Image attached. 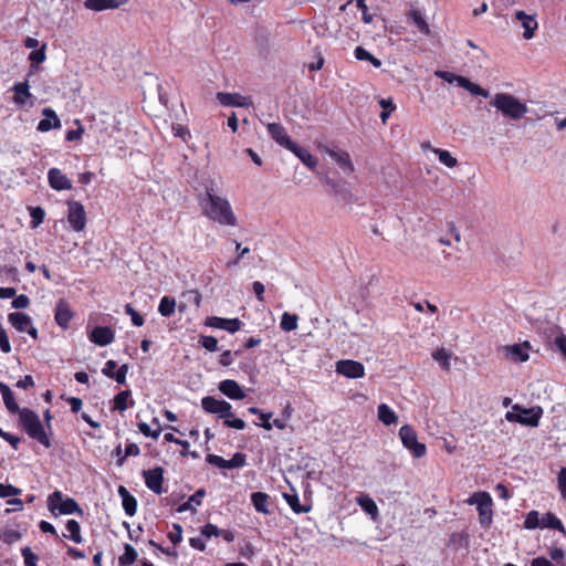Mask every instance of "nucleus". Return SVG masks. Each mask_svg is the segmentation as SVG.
Returning a JSON list of instances; mask_svg holds the SVG:
<instances>
[{
  "instance_id": "nucleus-27",
  "label": "nucleus",
  "mask_w": 566,
  "mask_h": 566,
  "mask_svg": "<svg viewBox=\"0 0 566 566\" xmlns=\"http://www.w3.org/2000/svg\"><path fill=\"white\" fill-rule=\"evenodd\" d=\"M306 167L314 169L317 165L315 157L305 148L298 146L296 143L290 149Z\"/></svg>"
},
{
  "instance_id": "nucleus-47",
  "label": "nucleus",
  "mask_w": 566,
  "mask_h": 566,
  "mask_svg": "<svg viewBox=\"0 0 566 566\" xmlns=\"http://www.w3.org/2000/svg\"><path fill=\"white\" fill-rule=\"evenodd\" d=\"M207 462L212 464V465H216L220 469H231L230 468V462L229 460H226L223 459L222 457L220 455H217V454H208L207 458H206Z\"/></svg>"
},
{
  "instance_id": "nucleus-28",
  "label": "nucleus",
  "mask_w": 566,
  "mask_h": 566,
  "mask_svg": "<svg viewBox=\"0 0 566 566\" xmlns=\"http://www.w3.org/2000/svg\"><path fill=\"white\" fill-rule=\"evenodd\" d=\"M119 0H85L84 6L88 10L103 11L107 9H116L120 6Z\"/></svg>"
},
{
  "instance_id": "nucleus-45",
  "label": "nucleus",
  "mask_w": 566,
  "mask_h": 566,
  "mask_svg": "<svg viewBox=\"0 0 566 566\" xmlns=\"http://www.w3.org/2000/svg\"><path fill=\"white\" fill-rule=\"evenodd\" d=\"M129 396V390L118 392L114 398V408L119 411H125L127 409V399Z\"/></svg>"
},
{
  "instance_id": "nucleus-6",
  "label": "nucleus",
  "mask_w": 566,
  "mask_h": 566,
  "mask_svg": "<svg viewBox=\"0 0 566 566\" xmlns=\"http://www.w3.org/2000/svg\"><path fill=\"white\" fill-rule=\"evenodd\" d=\"M399 437L405 448H407L415 458H421L426 454L427 448L420 443L417 433L409 424H405L399 430Z\"/></svg>"
},
{
  "instance_id": "nucleus-64",
  "label": "nucleus",
  "mask_w": 566,
  "mask_h": 566,
  "mask_svg": "<svg viewBox=\"0 0 566 566\" xmlns=\"http://www.w3.org/2000/svg\"><path fill=\"white\" fill-rule=\"evenodd\" d=\"M558 488L563 499H566V468H563L558 473Z\"/></svg>"
},
{
  "instance_id": "nucleus-60",
  "label": "nucleus",
  "mask_w": 566,
  "mask_h": 566,
  "mask_svg": "<svg viewBox=\"0 0 566 566\" xmlns=\"http://www.w3.org/2000/svg\"><path fill=\"white\" fill-rule=\"evenodd\" d=\"M11 305L13 308L17 310L27 308L30 305V300L27 295L21 294L13 298Z\"/></svg>"
},
{
  "instance_id": "nucleus-4",
  "label": "nucleus",
  "mask_w": 566,
  "mask_h": 566,
  "mask_svg": "<svg viewBox=\"0 0 566 566\" xmlns=\"http://www.w3.org/2000/svg\"><path fill=\"white\" fill-rule=\"evenodd\" d=\"M469 504H476L479 512V522L483 527H489L492 523V497L486 492H476L469 500Z\"/></svg>"
},
{
  "instance_id": "nucleus-44",
  "label": "nucleus",
  "mask_w": 566,
  "mask_h": 566,
  "mask_svg": "<svg viewBox=\"0 0 566 566\" xmlns=\"http://www.w3.org/2000/svg\"><path fill=\"white\" fill-rule=\"evenodd\" d=\"M542 518H539V514L537 511H531L527 513L524 527L527 530H534L536 527H541Z\"/></svg>"
},
{
  "instance_id": "nucleus-55",
  "label": "nucleus",
  "mask_w": 566,
  "mask_h": 566,
  "mask_svg": "<svg viewBox=\"0 0 566 566\" xmlns=\"http://www.w3.org/2000/svg\"><path fill=\"white\" fill-rule=\"evenodd\" d=\"M45 45H43L41 49L39 50H34L30 53L29 55V59L31 61L32 64H39V63H42L44 62L45 60Z\"/></svg>"
},
{
  "instance_id": "nucleus-56",
  "label": "nucleus",
  "mask_w": 566,
  "mask_h": 566,
  "mask_svg": "<svg viewBox=\"0 0 566 566\" xmlns=\"http://www.w3.org/2000/svg\"><path fill=\"white\" fill-rule=\"evenodd\" d=\"M221 530H219L216 525L208 523L201 528V535L209 538L211 536H220Z\"/></svg>"
},
{
  "instance_id": "nucleus-25",
  "label": "nucleus",
  "mask_w": 566,
  "mask_h": 566,
  "mask_svg": "<svg viewBox=\"0 0 566 566\" xmlns=\"http://www.w3.org/2000/svg\"><path fill=\"white\" fill-rule=\"evenodd\" d=\"M29 88L30 86L28 81L15 83L12 87V91L14 92L13 102L21 106L25 105L28 98L31 97Z\"/></svg>"
},
{
  "instance_id": "nucleus-17",
  "label": "nucleus",
  "mask_w": 566,
  "mask_h": 566,
  "mask_svg": "<svg viewBox=\"0 0 566 566\" xmlns=\"http://www.w3.org/2000/svg\"><path fill=\"white\" fill-rule=\"evenodd\" d=\"M513 410L522 411V416L517 419V422L524 426L537 427L539 419L542 417L543 410L541 407H535L531 409H522L518 405L513 407Z\"/></svg>"
},
{
  "instance_id": "nucleus-7",
  "label": "nucleus",
  "mask_w": 566,
  "mask_h": 566,
  "mask_svg": "<svg viewBox=\"0 0 566 566\" xmlns=\"http://www.w3.org/2000/svg\"><path fill=\"white\" fill-rule=\"evenodd\" d=\"M201 407L206 412L217 415L221 419L233 418L232 407L226 400L206 396L201 399Z\"/></svg>"
},
{
  "instance_id": "nucleus-12",
  "label": "nucleus",
  "mask_w": 566,
  "mask_h": 566,
  "mask_svg": "<svg viewBox=\"0 0 566 566\" xmlns=\"http://www.w3.org/2000/svg\"><path fill=\"white\" fill-rule=\"evenodd\" d=\"M145 478V483L149 490H151L156 494L163 493V482H164V469L157 467L151 470H145L143 472Z\"/></svg>"
},
{
  "instance_id": "nucleus-13",
  "label": "nucleus",
  "mask_w": 566,
  "mask_h": 566,
  "mask_svg": "<svg viewBox=\"0 0 566 566\" xmlns=\"http://www.w3.org/2000/svg\"><path fill=\"white\" fill-rule=\"evenodd\" d=\"M217 99L223 106H234V107L252 106L251 97L243 96L238 93L219 92V93H217Z\"/></svg>"
},
{
  "instance_id": "nucleus-31",
  "label": "nucleus",
  "mask_w": 566,
  "mask_h": 566,
  "mask_svg": "<svg viewBox=\"0 0 566 566\" xmlns=\"http://www.w3.org/2000/svg\"><path fill=\"white\" fill-rule=\"evenodd\" d=\"M377 416L385 426L395 424L398 421L397 415L386 403L378 406Z\"/></svg>"
},
{
  "instance_id": "nucleus-52",
  "label": "nucleus",
  "mask_w": 566,
  "mask_h": 566,
  "mask_svg": "<svg viewBox=\"0 0 566 566\" xmlns=\"http://www.w3.org/2000/svg\"><path fill=\"white\" fill-rule=\"evenodd\" d=\"M22 556L24 558L25 566H38V556L31 551L30 547L22 548Z\"/></svg>"
},
{
  "instance_id": "nucleus-40",
  "label": "nucleus",
  "mask_w": 566,
  "mask_h": 566,
  "mask_svg": "<svg viewBox=\"0 0 566 566\" xmlns=\"http://www.w3.org/2000/svg\"><path fill=\"white\" fill-rule=\"evenodd\" d=\"M284 499L285 501L287 502V504L291 506V509L295 512V513H306L310 511V506H305V505H301L300 504V501H298V496L297 494H287V493H284Z\"/></svg>"
},
{
  "instance_id": "nucleus-9",
  "label": "nucleus",
  "mask_w": 566,
  "mask_h": 566,
  "mask_svg": "<svg viewBox=\"0 0 566 566\" xmlns=\"http://www.w3.org/2000/svg\"><path fill=\"white\" fill-rule=\"evenodd\" d=\"M336 371L347 378H361L365 375L364 365L352 359L338 360L336 363Z\"/></svg>"
},
{
  "instance_id": "nucleus-51",
  "label": "nucleus",
  "mask_w": 566,
  "mask_h": 566,
  "mask_svg": "<svg viewBox=\"0 0 566 566\" xmlns=\"http://www.w3.org/2000/svg\"><path fill=\"white\" fill-rule=\"evenodd\" d=\"M125 313L132 317V323L135 326L139 327L144 324V317L130 304L125 305Z\"/></svg>"
},
{
  "instance_id": "nucleus-54",
  "label": "nucleus",
  "mask_w": 566,
  "mask_h": 566,
  "mask_svg": "<svg viewBox=\"0 0 566 566\" xmlns=\"http://www.w3.org/2000/svg\"><path fill=\"white\" fill-rule=\"evenodd\" d=\"M0 349L6 354L11 352V345L9 342V337H8L7 332L3 328L1 323H0Z\"/></svg>"
},
{
  "instance_id": "nucleus-26",
  "label": "nucleus",
  "mask_w": 566,
  "mask_h": 566,
  "mask_svg": "<svg viewBox=\"0 0 566 566\" xmlns=\"http://www.w3.org/2000/svg\"><path fill=\"white\" fill-rule=\"evenodd\" d=\"M118 494L122 497L123 507L127 515L133 516L137 510L136 499L128 492V490L120 485L118 488Z\"/></svg>"
},
{
  "instance_id": "nucleus-2",
  "label": "nucleus",
  "mask_w": 566,
  "mask_h": 566,
  "mask_svg": "<svg viewBox=\"0 0 566 566\" xmlns=\"http://www.w3.org/2000/svg\"><path fill=\"white\" fill-rule=\"evenodd\" d=\"M491 104L500 111L503 116L514 120L522 118L528 111L524 103L507 93L495 94Z\"/></svg>"
},
{
  "instance_id": "nucleus-18",
  "label": "nucleus",
  "mask_w": 566,
  "mask_h": 566,
  "mask_svg": "<svg viewBox=\"0 0 566 566\" xmlns=\"http://www.w3.org/2000/svg\"><path fill=\"white\" fill-rule=\"evenodd\" d=\"M50 186L55 190L72 189L71 180L57 168H51L48 172Z\"/></svg>"
},
{
  "instance_id": "nucleus-34",
  "label": "nucleus",
  "mask_w": 566,
  "mask_h": 566,
  "mask_svg": "<svg viewBox=\"0 0 566 566\" xmlns=\"http://www.w3.org/2000/svg\"><path fill=\"white\" fill-rule=\"evenodd\" d=\"M124 551V554L118 558L119 565L128 566L134 564L138 557L137 551L130 544H125Z\"/></svg>"
},
{
  "instance_id": "nucleus-1",
  "label": "nucleus",
  "mask_w": 566,
  "mask_h": 566,
  "mask_svg": "<svg viewBox=\"0 0 566 566\" xmlns=\"http://www.w3.org/2000/svg\"><path fill=\"white\" fill-rule=\"evenodd\" d=\"M199 203L202 214L208 219L221 226L235 227L238 224L229 200L217 193V185L213 180L205 185V193L199 196Z\"/></svg>"
},
{
  "instance_id": "nucleus-32",
  "label": "nucleus",
  "mask_w": 566,
  "mask_h": 566,
  "mask_svg": "<svg viewBox=\"0 0 566 566\" xmlns=\"http://www.w3.org/2000/svg\"><path fill=\"white\" fill-rule=\"evenodd\" d=\"M541 527L557 530L562 532L564 535L566 534V531L560 520L549 512L543 515Z\"/></svg>"
},
{
  "instance_id": "nucleus-3",
  "label": "nucleus",
  "mask_w": 566,
  "mask_h": 566,
  "mask_svg": "<svg viewBox=\"0 0 566 566\" xmlns=\"http://www.w3.org/2000/svg\"><path fill=\"white\" fill-rule=\"evenodd\" d=\"M19 416L20 422L29 437L43 444L45 448H50V439L45 433L44 427L39 416L33 410L28 408H23Z\"/></svg>"
},
{
  "instance_id": "nucleus-11",
  "label": "nucleus",
  "mask_w": 566,
  "mask_h": 566,
  "mask_svg": "<svg viewBox=\"0 0 566 566\" xmlns=\"http://www.w3.org/2000/svg\"><path fill=\"white\" fill-rule=\"evenodd\" d=\"M206 326L227 331L231 334L240 331L242 322L239 318H222L218 316H211L206 319Z\"/></svg>"
},
{
  "instance_id": "nucleus-37",
  "label": "nucleus",
  "mask_w": 566,
  "mask_h": 566,
  "mask_svg": "<svg viewBox=\"0 0 566 566\" xmlns=\"http://www.w3.org/2000/svg\"><path fill=\"white\" fill-rule=\"evenodd\" d=\"M298 317L296 314L283 313L280 326L284 332H292L297 328Z\"/></svg>"
},
{
  "instance_id": "nucleus-59",
  "label": "nucleus",
  "mask_w": 566,
  "mask_h": 566,
  "mask_svg": "<svg viewBox=\"0 0 566 566\" xmlns=\"http://www.w3.org/2000/svg\"><path fill=\"white\" fill-rule=\"evenodd\" d=\"M30 216L32 218L33 227H38L44 219V210L40 207L31 209Z\"/></svg>"
},
{
  "instance_id": "nucleus-15",
  "label": "nucleus",
  "mask_w": 566,
  "mask_h": 566,
  "mask_svg": "<svg viewBox=\"0 0 566 566\" xmlns=\"http://www.w3.org/2000/svg\"><path fill=\"white\" fill-rule=\"evenodd\" d=\"M114 337V331L107 326H96L88 335L90 340L98 346L109 345L113 343Z\"/></svg>"
},
{
  "instance_id": "nucleus-8",
  "label": "nucleus",
  "mask_w": 566,
  "mask_h": 566,
  "mask_svg": "<svg viewBox=\"0 0 566 566\" xmlns=\"http://www.w3.org/2000/svg\"><path fill=\"white\" fill-rule=\"evenodd\" d=\"M67 221L76 232H81L85 229L86 212L81 202L74 200L67 201Z\"/></svg>"
},
{
  "instance_id": "nucleus-50",
  "label": "nucleus",
  "mask_w": 566,
  "mask_h": 566,
  "mask_svg": "<svg viewBox=\"0 0 566 566\" xmlns=\"http://www.w3.org/2000/svg\"><path fill=\"white\" fill-rule=\"evenodd\" d=\"M199 343L209 352H216L218 349V339L213 336H201Z\"/></svg>"
},
{
  "instance_id": "nucleus-49",
  "label": "nucleus",
  "mask_w": 566,
  "mask_h": 566,
  "mask_svg": "<svg viewBox=\"0 0 566 566\" xmlns=\"http://www.w3.org/2000/svg\"><path fill=\"white\" fill-rule=\"evenodd\" d=\"M140 453V449L136 443H129L126 446L124 455L117 460V465L122 467L125 462V459L129 455H138Z\"/></svg>"
},
{
  "instance_id": "nucleus-38",
  "label": "nucleus",
  "mask_w": 566,
  "mask_h": 566,
  "mask_svg": "<svg viewBox=\"0 0 566 566\" xmlns=\"http://www.w3.org/2000/svg\"><path fill=\"white\" fill-rule=\"evenodd\" d=\"M206 492L203 489H198L190 497L187 502L182 503L179 509H178V512H184V511H188V510H192V503L197 504V505H200L201 504V499L205 496ZM193 512H196V510L193 509Z\"/></svg>"
},
{
  "instance_id": "nucleus-63",
  "label": "nucleus",
  "mask_w": 566,
  "mask_h": 566,
  "mask_svg": "<svg viewBox=\"0 0 566 566\" xmlns=\"http://www.w3.org/2000/svg\"><path fill=\"white\" fill-rule=\"evenodd\" d=\"M128 373V365H122L117 371L114 374L113 378L119 384L123 385L126 382V375Z\"/></svg>"
},
{
  "instance_id": "nucleus-22",
  "label": "nucleus",
  "mask_w": 566,
  "mask_h": 566,
  "mask_svg": "<svg viewBox=\"0 0 566 566\" xmlns=\"http://www.w3.org/2000/svg\"><path fill=\"white\" fill-rule=\"evenodd\" d=\"M356 503L360 506V509L370 516V518L376 522L379 517V511L376 502L368 495L361 494L356 499Z\"/></svg>"
},
{
  "instance_id": "nucleus-48",
  "label": "nucleus",
  "mask_w": 566,
  "mask_h": 566,
  "mask_svg": "<svg viewBox=\"0 0 566 566\" xmlns=\"http://www.w3.org/2000/svg\"><path fill=\"white\" fill-rule=\"evenodd\" d=\"M21 490L11 485V484H3L0 483V499L15 496L21 494Z\"/></svg>"
},
{
  "instance_id": "nucleus-39",
  "label": "nucleus",
  "mask_w": 566,
  "mask_h": 566,
  "mask_svg": "<svg viewBox=\"0 0 566 566\" xmlns=\"http://www.w3.org/2000/svg\"><path fill=\"white\" fill-rule=\"evenodd\" d=\"M355 57L359 61H368L370 62L375 67L381 66V61L377 57H375L373 54H370L368 51H366L363 46H357L355 49Z\"/></svg>"
},
{
  "instance_id": "nucleus-19",
  "label": "nucleus",
  "mask_w": 566,
  "mask_h": 566,
  "mask_svg": "<svg viewBox=\"0 0 566 566\" xmlns=\"http://www.w3.org/2000/svg\"><path fill=\"white\" fill-rule=\"evenodd\" d=\"M219 390L230 399L241 400L245 398V392L240 385L232 379H226L219 384Z\"/></svg>"
},
{
  "instance_id": "nucleus-21",
  "label": "nucleus",
  "mask_w": 566,
  "mask_h": 566,
  "mask_svg": "<svg viewBox=\"0 0 566 566\" xmlns=\"http://www.w3.org/2000/svg\"><path fill=\"white\" fill-rule=\"evenodd\" d=\"M326 153L337 163L345 174L354 172L355 168L347 151L327 149Z\"/></svg>"
},
{
  "instance_id": "nucleus-24",
  "label": "nucleus",
  "mask_w": 566,
  "mask_h": 566,
  "mask_svg": "<svg viewBox=\"0 0 566 566\" xmlns=\"http://www.w3.org/2000/svg\"><path fill=\"white\" fill-rule=\"evenodd\" d=\"M0 392L3 398V402L11 413H19L22 409H20L19 405L15 402L14 395L11 388L4 382H0Z\"/></svg>"
},
{
  "instance_id": "nucleus-57",
  "label": "nucleus",
  "mask_w": 566,
  "mask_h": 566,
  "mask_svg": "<svg viewBox=\"0 0 566 566\" xmlns=\"http://www.w3.org/2000/svg\"><path fill=\"white\" fill-rule=\"evenodd\" d=\"M138 429L144 436L151 437L155 440L160 436V429L151 430L146 422L138 423Z\"/></svg>"
},
{
  "instance_id": "nucleus-35",
  "label": "nucleus",
  "mask_w": 566,
  "mask_h": 566,
  "mask_svg": "<svg viewBox=\"0 0 566 566\" xmlns=\"http://www.w3.org/2000/svg\"><path fill=\"white\" fill-rule=\"evenodd\" d=\"M460 86L469 91L472 95L475 96H482V97H489L490 93L489 91L484 90L480 85L471 82L469 78L464 77V80L460 81Z\"/></svg>"
},
{
  "instance_id": "nucleus-30",
  "label": "nucleus",
  "mask_w": 566,
  "mask_h": 566,
  "mask_svg": "<svg viewBox=\"0 0 566 566\" xmlns=\"http://www.w3.org/2000/svg\"><path fill=\"white\" fill-rule=\"evenodd\" d=\"M251 501L254 509L263 514H269V495L263 492H254L251 495Z\"/></svg>"
},
{
  "instance_id": "nucleus-14",
  "label": "nucleus",
  "mask_w": 566,
  "mask_h": 566,
  "mask_svg": "<svg viewBox=\"0 0 566 566\" xmlns=\"http://www.w3.org/2000/svg\"><path fill=\"white\" fill-rule=\"evenodd\" d=\"M73 312L69 305V303L64 298H60L55 305V314L54 319L56 324L66 329L69 327L70 321L73 318Z\"/></svg>"
},
{
  "instance_id": "nucleus-33",
  "label": "nucleus",
  "mask_w": 566,
  "mask_h": 566,
  "mask_svg": "<svg viewBox=\"0 0 566 566\" xmlns=\"http://www.w3.org/2000/svg\"><path fill=\"white\" fill-rule=\"evenodd\" d=\"M503 350L507 356H511L514 361H526L528 359V354L518 344L505 346Z\"/></svg>"
},
{
  "instance_id": "nucleus-20",
  "label": "nucleus",
  "mask_w": 566,
  "mask_h": 566,
  "mask_svg": "<svg viewBox=\"0 0 566 566\" xmlns=\"http://www.w3.org/2000/svg\"><path fill=\"white\" fill-rule=\"evenodd\" d=\"M42 115L45 117L41 119L38 124V130L39 132H49L52 128H59L61 127V120L57 117L56 113L50 108H43Z\"/></svg>"
},
{
  "instance_id": "nucleus-29",
  "label": "nucleus",
  "mask_w": 566,
  "mask_h": 566,
  "mask_svg": "<svg viewBox=\"0 0 566 566\" xmlns=\"http://www.w3.org/2000/svg\"><path fill=\"white\" fill-rule=\"evenodd\" d=\"M408 18L417 27V29L419 30L420 33H422L423 35H430V33H431L430 27L419 10H417V9L411 10L408 13Z\"/></svg>"
},
{
  "instance_id": "nucleus-46",
  "label": "nucleus",
  "mask_w": 566,
  "mask_h": 566,
  "mask_svg": "<svg viewBox=\"0 0 566 566\" xmlns=\"http://www.w3.org/2000/svg\"><path fill=\"white\" fill-rule=\"evenodd\" d=\"M434 75L448 83H457L460 86V81L464 80V76L457 75L454 73L448 72V71H441L437 70L434 72Z\"/></svg>"
},
{
  "instance_id": "nucleus-43",
  "label": "nucleus",
  "mask_w": 566,
  "mask_h": 566,
  "mask_svg": "<svg viewBox=\"0 0 566 566\" xmlns=\"http://www.w3.org/2000/svg\"><path fill=\"white\" fill-rule=\"evenodd\" d=\"M434 153L438 155L441 164L446 165L449 168H453L457 166V158H454L448 150L434 149Z\"/></svg>"
},
{
  "instance_id": "nucleus-36",
  "label": "nucleus",
  "mask_w": 566,
  "mask_h": 566,
  "mask_svg": "<svg viewBox=\"0 0 566 566\" xmlns=\"http://www.w3.org/2000/svg\"><path fill=\"white\" fill-rule=\"evenodd\" d=\"M175 308H176L175 298L169 297V296H164L160 300V303L158 306V312L160 313L161 316L169 317L174 314Z\"/></svg>"
},
{
  "instance_id": "nucleus-23",
  "label": "nucleus",
  "mask_w": 566,
  "mask_h": 566,
  "mask_svg": "<svg viewBox=\"0 0 566 566\" xmlns=\"http://www.w3.org/2000/svg\"><path fill=\"white\" fill-rule=\"evenodd\" d=\"M8 321L20 333H24L32 325L31 317L21 312L10 313Z\"/></svg>"
},
{
  "instance_id": "nucleus-5",
  "label": "nucleus",
  "mask_w": 566,
  "mask_h": 566,
  "mask_svg": "<svg viewBox=\"0 0 566 566\" xmlns=\"http://www.w3.org/2000/svg\"><path fill=\"white\" fill-rule=\"evenodd\" d=\"M48 507L52 513L57 509L60 514H83V510L80 507L77 502L72 497L63 500V494L60 491H54L49 496Z\"/></svg>"
},
{
  "instance_id": "nucleus-58",
  "label": "nucleus",
  "mask_w": 566,
  "mask_h": 566,
  "mask_svg": "<svg viewBox=\"0 0 566 566\" xmlns=\"http://www.w3.org/2000/svg\"><path fill=\"white\" fill-rule=\"evenodd\" d=\"M247 457L244 453L237 452L233 454V457L229 460V464L231 469L241 468L245 464Z\"/></svg>"
},
{
  "instance_id": "nucleus-41",
  "label": "nucleus",
  "mask_w": 566,
  "mask_h": 566,
  "mask_svg": "<svg viewBox=\"0 0 566 566\" xmlns=\"http://www.w3.org/2000/svg\"><path fill=\"white\" fill-rule=\"evenodd\" d=\"M66 530L70 532V538L76 543H82L83 538L81 535V526L75 520H69L66 523Z\"/></svg>"
},
{
  "instance_id": "nucleus-16",
  "label": "nucleus",
  "mask_w": 566,
  "mask_h": 566,
  "mask_svg": "<svg viewBox=\"0 0 566 566\" xmlns=\"http://www.w3.org/2000/svg\"><path fill=\"white\" fill-rule=\"evenodd\" d=\"M516 20L521 23L524 29L523 38L525 40H530L534 36L535 30L538 27V23L535 19L534 14H527L522 10H517L515 12Z\"/></svg>"
},
{
  "instance_id": "nucleus-62",
  "label": "nucleus",
  "mask_w": 566,
  "mask_h": 566,
  "mask_svg": "<svg viewBox=\"0 0 566 566\" xmlns=\"http://www.w3.org/2000/svg\"><path fill=\"white\" fill-rule=\"evenodd\" d=\"M168 538L172 544H178L182 539V527L179 524H174V531L168 534Z\"/></svg>"
},
{
  "instance_id": "nucleus-53",
  "label": "nucleus",
  "mask_w": 566,
  "mask_h": 566,
  "mask_svg": "<svg viewBox=\"0 0 566 566\" xmlns=\"http://www.w3.org/2000/svg\"><path fill=\"white\" fill-rule=\"evenodd\" d=\"M182 297L187 302L192 303L196 307L200 306L201 295L198 291H196V290L187 291L186 293L182 294Z\"/></svg>"
},
{
  "instance_id": "nucleus-61",
  "label": "nucleus",
  "mask_w": 566,
  "mask_h": 566,
  "mask_svg": "<svg viewBox=\"0 0 566 566\" xmlns=\"http://www.w3.org/2000/svg\"><path fill=\"white\" fill-rule=\"evenodd\" d=\"M326 184L328 186H331L332 191L335 195H340L343 198H346L347 196H349V192L342 185H339L338 182H336L334 180H331V179H327Z\"/></svg>"
},
{
  "instance_id": "nucleus-42",
  "label": "nucleus",
  "mask_w": 566,
  "mask_h": 566,
  "mask_svg": "<svg viewBox=\"0 0 566 566\" xmlns=\"http://www.w3.org/2000/svg\"><path fill=\"white\" fill-rule=\"evenodd\" d=\"M432 357L441 365L444 370H450L449 359L451 354L449 352H447L444 348H439L432 354Z\"/></svg>"
},
{
  "instance_id": "nucleus-10",
  "label": "nucleus",
  "mask_w": 566,
  "mask_h": 566,
  "mask_svg": "<svg viewBox=\"0 0 566 566\" xmlns=\"http://www.w3.org/2000/svg\"><path fill=\"white\" fill-rule=\"evenodd\" d=\"M268 132L271 138L279 144L281 147L290 150L295 142L291 139L284 126L280 123H270L268 124Z\"/></svg>"
}]
</instances>
